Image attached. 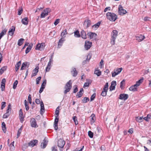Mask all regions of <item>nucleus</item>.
I'll return each instance as SVG.
<instances>
[{
  "label": "nucleus",
  "mask_w": 151,
  "mask_h": 151,
  "mask_svg": "<svg viewBox=\"0 0 151 151\" xmlns=\"http://www.w3.org/2000/svg\"><path fill=\"white\" fill-rule=\"evenodd\" d=\"M6 32L7 30L6 29H4L2 30L1 33H0V36L2 37L6 34Z\"/></svg>",
  "instance_id": "44"
},
{
  "label": "nucleus",
  "mask_w": 151,
  "mask_h": 151,
  "mask_svg": "<svg viewBox=\"0 0 151 151\" xmlns=\"http://www.w3.org/2000/svg\"><path fill=\"white\" fill-rule=\"evenodd\" d=\"M143 117H139L138 116L136 117V121L139 122H142L143 121Z\"/></svg>",
  "instance_id": "38"
},
{
  "label": "nucleus",
  "mask_w": 151,
  "mask_h": 151,
  "mask_svg": "<svg viewBox=\"0 0 151 151\" xmlns=\"http://www.w3.org/2000/svg\"><path fill=\"white\" fill-rule=\"evenodd\" d=\"M15 27L14 26H12L9 29L8 32V35L12 36L15 31Z\"/></svg>",
  "instance_id": "15"
},
{
  "label": "nucleus",
  "mask_w": 151,
  "mask_h": 151,
  "mask_svg": "<svg viewBox=\"0 0 151 151\" xmlns=\"http://www.w3.org/2000/svg\"><path fill=\"white\" fill-rule=\"evenodd\" d=\"M72 82L71 80H69L65 86V90L64 91V94H66L67 92H69L72 88Z\"/></svg>",
  "instance_id": "4"
},
{
  "label": "nucleus",
  "mask_w": 151,
  "mask_h": 151,
  "mask_svg": "<svg viewBox=\"0 0 151 151\" xmlns=\"http://www.w3.org/2000/svg\"><path fill=\"white\" fill-rule=\"evenodd\" d=\"M29 62H25L22 63V67L21 68V70H23L24 69V68L27 66V65H29Z\"/></svg>",
  "instance_id": "29"
},
{
  "label": "nucleus",
  "mask_w": 151,
  "mask_h": 151,
  "mask_svg": "<svg viewBox=\"0 0 151 151\" xmlns=\"http://www.w3.org/2000/svg\"><path fill=\"white\" fill-rule=\"evenodd\" d=\"M47 81L46 79L44 80L43 81V82L42 83L41 85H43V86L45 87V86L46 84Z\"/></svg>",
  "instance_id": "59"
},
{
  "label": "nucleus",
  "mask_w": 151,
  "mask_h": 151,
  "mask_svg": "<svg viewBox=\"0 0 151 151\" xmlns=\"http://www.w3.org/2000/svg\"><path fill=\"white\" fill-rule=\"evenodd\" d=\"M128 97L129 96L127 94L122 93L120 94L119 98L121 100L125 101L127 100Z\"/></svg>",
  "instance_id": "12"
},
{
  "label": "nucleus",
  "mask_w": 151,
  "mask_h": 151,
  "mask_svg": "<svg viewBox=\"0 0 151 151\" xmlns=\"http://www.w3.org/2000/svg\"><path fill=\"white\" fill-rule=\"evenodd\" d=\"M1 127L4 132L5 133L6 131V128L5 124L4 122H3L2 123Z\"/></svg>",
  "instance_id": "30"
},
{
  "label": "nucleus",
  "mask_w": 151,
  "mask_h": 151,
  "mask_svg": "<svg viewBox=\"0 0 151 151\" xmlns=\"http://www.w3.org/2000/svg\"><path fill=\"white\" fill-rule=\"evenodd\" d=\"M38 143V140L37 139H34L31 140L30 142L28 143V146L33 147L37 145Z\"/></svg>",
  "instance_id": "14"
},
{
  "label": "nucleus",
  "mask_w": 151,
  "mask_h": 151,
  "mask_svg": "<svg viewBox=\"0 0 151 151\" xmlns=\"http://www.w3.org/2000/svg\"><path fill=\"white\" fill-rule=\"evenodd\" d=\"M122 70V68H118L114 70V72H112V77H115L116 75L119 74Z\"/></svg>",
  "instance_id": "9"
},
{
  "label": "nucleus",
  "mask_w": 151,
  "mask_h": 151,
  "mask_svg": "<svg viewBox=\"0 0 151 151\" xmlns=\"http://www.w3.org/2000/svg\"><path fill=\"white\" fill-rule=\"evenodd\" d=\"M31 125L32 127L36 128L38 127L36 121L34 118H32L30 120Z\"/></svg>",
  "instance_id": "11"
},
{
  "label": "nucleus",
  "mask_w": 151,
  "mask_h": 151,
  "mask_svg": "<svg viewBox=\"0 0 151 151\" xmlns=\"http://www.w3.org/2000/svg\"><path fill=\"white\" fill-rule=\"evenodd\" d=\"M43 85H41V86L40 88V90L39 91L40 93H41L43 91V89L45 88V87H44L43 86Z\"/></svg>",
  "instance_id": "57"
},
{
  "label": "nucleus",
  "mask_w": 151,
  "mask_h": 151,
  "mask_svg": "<svg viewBox=\"0 0 151 151\" xmlns=\"http://www.w3.org/2000/svg\"><path fill=\"white\" fill-rule=\"evenodd\" d=\"M35 102L37 104H39L40 103V100L39 99H35Z\"/></svg>",
  "instance_id": "63"
},
{
  "label": "nucleus",
  "mask_w": 151,
  "mask_h": 151,
  "mask_svg": "<svg viewBox=\"0 0 151 151\" xmlns=\"http://www.w3.org/2000/svg\"><path fill=\"white\" fill-rule=\"evenodd\" d=\"M40 113L41 114H42L45 112V108L44 104L42 101H40Z\"/></svg>",
  "instance_id": "21"
},
{
  "label": "nucleus",
  "mask_w": 151,
  "mask_h": 151,
  "mask_svg": "<svg viewBox=\"0 0 151 151\" xmlns=\"http://www.w3.org/2000/svg\"><path fill=\"white\" fill-rule=\"evenodd\" d=\"M60 19H56L54 22V24L56 26L59 22Z\"/></svg>",
  "instance_id": "58"
},
{
  "label": "nucleus",
  "mask_w": 151,
  "mask_h": 151,
  "mask_svg": "<svg viewBox=\"0 0 151 151\" xmlns=\"http://www.w3.org/2000/svg\"><path fill=\"white\" fill-rule=\"evenodd\" d=\"M11 107H12L11 104H9L8 106L7 109L8 110H9L10 111H11V110H12Z\"/></svg>",
  "instance_id": "60"
},
{
  "label": "nucleus",
  "mask_w": 151,
  "mask_h": 151,
  "mask_svg": "<svg viewBox=\"0 0 151 151\" xmlns=\"http://www.w3.org/2000/svg\"><path fill=\"white\" fill-rule=\"evenodd\" d=\"M83 88H81L79 92L77 93V95H76V97L77 98H79L81 97L83 94Z\"/></svg>",
  "instance_id": "25"
},
{
  "label": "nucleus",
  "mask_w": 151,
  "mask_h": 151,
  "mask_svg": "<svg viewBox=\"0 0 151 151\" xmlns=\"http://www.w3.org/2000/svg\"><path fill=\"white\" fill-rule=\"evenodd\" d=\"M74 36L76 37H80V35L79 33V31L78 30H77L74 32Z\"/></svg>",
  "instance_id": "40"
},
{
  "label": "nucleus",
  "mask_w": 151,
  "mask_h": 151,
  "mask_svg": "<svg viewBox=\"0 0 151 151\" xmlns=\"http://www.w3.org/2000/svg\"><path fill=\"white\" fill-rule=\"evenodd\" d=\"M125 80L123 79L120 83V87L122 89L124 87L123 85H125Z\"/></svg>",
  "instance_id": "45"
},
{
  "label": "nucleus",
  "mask_w": 151,
  "mask_h": 151,
  "mask_svg": "<svg viewBox=\"0 0 151 151\" xmlns=\"http://www.w3.org/2000/svg\"><path fill=\"white\" fill-rule=\"evenodd\" d=\"M44 43H42L41 44L38 43L35 49L40 50H43L44 47Z\"/></svg>",
  "instance_id": "13"
},
{
  "label": "nucleus",
  "mask_w": 151,
  "mask_h": 151,
  "mask_svg": "<svg viewBox=\"0 0 151 151\" xmlns=\"http://www.w3.org/2000/svg\"><path fill=\"white\" fill-rule=\"evenodd\" d=\"M59 106L56 109L55 112V117H58L59 114Z\"/></svg>",
  "instance_id": "43"
},
{
  "label": "nucleus",
  "mask_w": 151,
  "mask_h": 151,
  "mask_svg": "<svg viewBox=\"0 0 151 151\" xmlns=\"http://www.w3.org/2000/svg\"><path fill=\"white\" fill-rule=\"evenodd\" d=\"M88 135L89 137L92 138L93 137V134L91 131H89L88 132Z\"/></svg>",
  "instance_id": "49"
},
{
  "label": "nucleus",
  "mask_w": 151,
  "mask_h": 151,
  "mask_svg": "<svg viewBox=\"0 0 151 151\" xmlns=\"http://www.w3.org/2000/svg\"><path fill=\"white\" fill-rule=\"evenodd\" d=\"M100 24V22H98L96 24L93 25L92 26V27L93 29L98 28Z\"/></svg>",
  "instance_id": "39"
},
{
  "label": "nucleus",
  "mask_w": 151,
  "mask_h": 151,
  "mask_svg": "<svg viewBox=\"0 0 151 151\" xmlns=\"http://www.w3.org/2000/svg\"><path fill=\"white\" fill-rule=\"evenodd\" d=\"M39 67L38 66H37L33 70V72L37 73L39 71Z\"/></svg>",
  "instance_id": "52"
},
{
  "label": "nucleus",
  "mask_w": 151,
  "mask_h": 151,
  "mask_svg": "<svg viewBox=\"0 0 151 151\" xmlns=\"http://www.w3.org/2000/svg\"><path fill=\"white\" fill-rule=\"evenodd\" d=\"M143 80V78H142V79H140L138 80V81L136 82V84L130 87L129 88V90L133 91H137V87L140 85V84L142 82Z\"/></svg>",
  "instance_id": "2"
},
{
  "label": "nucleus",
  "mask_w": 151,
  "mask_h": 151,
  "mask_svg": "<svg viewBox=\"0 0 151 151\" xmlns=\"http://www.w3.org/2000/svg\"><path fill=\"white\" fill-rule=\"evenodd\" d=\"M59 121V118L57 117H55V121L54 123V127L55 129L57 130L58 129V123Z\"/></svg>",
  "instance_id": "17"
},
{
  "label": "nucleus",
  "mask_w": 151,
  "mask_h": 151,
  "mask_svg": "<svg viewBox=\"0 0 151 151\" xmlns=\"http://www.w3.org/2000/svg\"><path fill=\"white\" fill-rule=\"evenodd\" d=\"M116 85V82L115 81H113L111 83V85L109 88L110 91H111L115 89V86Z\"/></svg>",
  "instance_id": "18"
},
{
  "label": "nucleus",
  "mask_w": 151,
  "mask_h": 151,
  "mask_svg": "<svg viewBox=\"0 0 151 151\" xmlns=\"http://www.w3.org/2000/svg\"><path fill=\"white\" fill-rule=\"evenodd\" d=\"M48 142V141L46 140L45 138L43 140V142L41 144V147L43 149L45 148Z\"/></svg>",
  "instance_id": "19"
},
{
  "label": "nucleus",
  "mask_w": 151,
  "mask_h": 151,
  "mask_svg": "<svg viewBox=\"0 0 151 151\" xmlns=\"http://www.w3.org/2000/svg\"><path fill=\"white\" fill-rule=\"evenodd\" d=\"M73 120L74 122H75L76 124H78V122L77 120V117L76 116H74L73 117Z\"/></svg>",
  "instance_id": "47"
},
{
  "label": "nucleus",
  "mask_w": 151,
  "mask_h": 151,
  "mask_svg": "<svg viewBox=\"0 0 151 151\" xmlns=\"http://www.w3.org/2000/svg\"><path fill=\"white\" fill-rule=\"evenodd\" d=\"M18 81L17 80H16L13 84V88L14 89H15L17 87V86L18 83Z\"/></svg>",
  "instance_id": "48"
},
{
  "label": "nucleus",
  "mask_w": 151,
  "mask_h": 151,
  "mask_svg": "<svg viewBox=\"0 0 151 151\" xmlns=\"http://www.w3.org/2000/svg\"><path fill=\"white\" fill-rule=\"evenodd\" d=\"M32 44H30L27 48L25 50V53L26 54L28 53L31 50L32 46Z\"/></svg>",
  "instance_id": "28"
},
{
  "label": "nucleus",
  "mask_w": 151,
  "mask_h": 151,
  "mask_svg": "<svg viewBox=\"0 0 151 151\" xmlns=\"http://www.w3.org/2000/svg\"><path fill=\"white\" fill-rule=\"evenodd\" d=\"M91 24V20L89 19L88 18H87L85 20L83 25L85 27L87 28L89 27Z\"/></svg>",
  "instance_id": "7"
},
{
  "label": "nucleus",
  "mask_w": 151,
  "mask_h": 151,
  "mask_svg": "<svg viewBox=\"0 0 151 151\" xmlns=\"http://www.w3.org/2000/svg\"><path fill=\"white\" fill-rule=\"evenodd\" d=\"M96 96V93H94L91 96L90 99V101H92L95 99Z\"/></svg>",
  "instance_id": "51"
},
{
  "label": "nucleus",
  "mask_w": 151,
  "mask_h": 151,
  "mask_svg": "<svg viewBox=\"0 0 151 151\" xmlns=\"http://www.w3.org/2000/svg\"><path fill=\"white\" fill-rule=\"evenodd\" d=\"M90 117L91 118V123H93L95 122V115L94 114H92Z\"/></svg>",
  "instance_id": "36"
},
{
  "label": "nucleus",
  "mask_w": 151,
  "mask_h": 151,
  "mask_svg": "<svg viewBox=\"0 0 151 151\" xmlns=\"http://www.w3.org/2000/svg\"><path fill=\"white\" fill-rule=\"evenodd\" d=\"M58 146L61 148L60 150H62L63 147L65 144V141L61 139H59L58 141Z\"/></svg>",
  "instance_id": "8"
},
{
  "label": "nucleus",
  "mask_w": 151,
  "mask_h": 151,
  "mask_svg": "<svg viewBox=\"0 0 151 151\" xmlns=\"http://www.w3.org/2000/svg\"><path fill=\"white\" fill-rule=\"evenodd\" d=\"M133 132V128H131L129 129L128 132L129 133L131 134H132Z\"/></svg>",
  "instance_id": "64"
},
{
  "label": "nucleus",
  "mask_w": 151,
  "mask_h": 151,
  "mask_svg": "<svg viewBox=\"0 0 151 151\" xmlns=\"http://www.w3.org/2000/svg\"><path fill=\"white\" fill-rule=\"evenodd\" d=\"M92 46V42L86 40L85 42L84 47L85 49L88 50Z\"/></svg>",
  "instance_id": "10"
},
{
  "label": "nucleus",
  "mask_w": 151,
  "mask_h": 151,
  "mask_svg": "<svg viewBox=\"0 0 151 151\" xmlns=\"http://www.w3.org/2000/svg\"><path fill=\"white\" fill-rule=\"evenodd\" d=\"M21 64V61H19L16 64V65H15V67H16L15 70L16 71H17L18 70L19 68V67L20 66Z\"/></svg>",
  "instance_id": "33"
},
{
  "label": "nucleus",
  "mask_w": 151,
  "mask_h": 151,
  "mask_svg": "<svg viewBox=\"0 0 151 151\" xmlns=\"http://www.w3.org/2000/svg\"><path fill=\"white\" fill-rule=\"evenodd\" d=\"M22 127L18 129V131L17 135V138H18L19 137V136L20 135V134L21 133L22 130Z\"/></svg>",
  "instance_id": "46"
},
{
  "label": "nucleus",
  "mask_w": 151,
  "mask_h": 151,
  "mask_svg": "<svg viewBox=\"0 0 151 151\" xmlns=\"http://www.w3.org/2000/svg\"><path fill=\"white\" fill-rule=\"evenodd\" d=\"M7 68L6 66H3L0 70V75H1L5 71Z\"/></svg>",
  "instance_id": "32"
},
{
  "label": "nucleus",
  "mask_w": 151,
  "mask_h": 151,
  "mask_svg": "<svg viewBox=\"0 0 151 151\" xmlns=\"http://www.w3.org/2000/svg\"><path fill=\"white\" fill-rule=\"evenodd\" d=\"M9 114H8L7 113H5L3 116V118H7L9 115Z\"/></svg>",
  "instance_id": "55"
},
{
  "label": "nucleus",
  "mask_w": 151,
  "mask_h": 151,
  "mask_svg": "<svg viewBox=\"0 0 151 151\" xmlns=\"http://www.w3.org/2000/svg\"><path fill=\"white\" fill-rule=\"evenodd\" d=\"M65 40L64 39V38L63 37H61L58 42V47L59 48L60 47L62 46L63 42Z\"/></svg>",
  "instance_id": "23"
},
{
  "label": "nucleus",
  "mask_w": 151,
  "mask_h": 151,
  "mask_svg": "<svg viewBox=\"0 0 151 151\" xmlns=\"http://www.w3.org/2000/svg\"><path fill=\"white\" fill-rule=\"evenodd\" d=\"M51 11V9L49 8H47L44 10L41 14L40 18H43L48 15V14Z\"/></svg>",
  "instance_id": "5"
},
{
  "label": "nucleus",
  "mask_w": 151,
  "mask_h": 151,
  "mask_svg": "<svg viewBox=\"0 0 151 151\" xmlns=\"http://www.w3.org/2000/svg\"><path fill=\"white\" fill-rule=\"evenodd\" d=\"M90 83L86 82L84 83L83 86V87H88L89 86V83Z\"/></svg>",
  "instance_id": "61"
},
{
  "label": "nucleus",
  "mask_w": 151,
  "mask_h": 151,
  "mask_svg": "<svg viewBox=\"0 0 151 151\" xmlns=\"http://www.w3.org/2000/svg\"><path fill=\"white\" fill-rule=\"evenodd\" d=\"M71 73L72 76L73 77H76L77 75L78 72L76 71L75 68H73V70L71 71Z\"/></svg>",
  "instance_id": "27"
},
{
  "label": "nucleus",
  "mask_w": 151,
  "mask_h": 151,
  "mask_svg": "<svg viewBox=\"0 0 151 151\" xmlns=\"http://www.w3.org/2000/svg\"><path fill=\"white\" fill-rule=\"evenodd\" d=\"M106 16L107 18L111 21H115L117 18V16L114 13L108 12Z\"/></svg>",
  "instance_id": "3"
},
{
  "label": "nucleus",
  "mask_w": 151,
  "mask_h": 151,
  "mask_svg": "<svg viewBox=\"0 0 151 151\" xmlns=\"http://www.w3.org/2000/svg\"><path fill=\"white\" fill-rule=\"evenodd\" d=\"M118 9V13L120 15H123L127 13L126 11L123 9V7L121 5L119 6Z\"/></svg>",
  "instance_id": "6"
},
{
  "label": "nucleus",
  "mask_w": 151,
  "mask_h": 151,
  "mask_svg": "<svg viewBox=\"0 0 151 151\" xmlns=\"http://www.w3.org/2000/svg\"><path fill=\"white\" fill-rule=\"evenodd\" d=\"M145 38L144 36L142 35H139V36L136 37V39L139 42H140L143 40Z\"/></svg>",
  "instance_id": "26"
},
{
  "label": "nucleus",
  "mask_w": 151,
  "mask_h": 151,
  "mask_svg": "<svg viewBox=\"0 0 151 151\" xmlns=\"http://www.w3.org/2000/svg\"><path fill=\"white\" fill-rule=\"evenodd\" d=\"M41 77L40 76H39L36 78V82L37 84H39L40 81L41 80Z\"/></svg>",
  "instance_id": "54"
},
{
  "label": "nucleus",
  "mask_w": 151,
  "mask_h": 151,
  "mask_svg": "<svg viewBox=\"0 0 151 151\" xmlns=\"http://www.w3.org/2000/svg\"><path fill=\"white\" fill-rule=\"evenodd\" d=\"M24 102L26 109L27 111L29 109V107L28 106V104L26 100H25Z\"/></svg>",
  "instance_id": "41"
},
{
  "label": "nucleus",
  "mask_w": 151,
  "mask_h": 151,
  "mask_svg": "<svg viewBox=\"0 0 151 151\" xmlns=\"http://www.w3.org/2000/svg\"><path fill=\"white\" fill-rule=\"evenodd\" d=\"M22 22L24 25H27L28 23V18L27 17H26L22 19Z\"/></svg>",
  "instance_id": "24"
},
{
  "label": "nucleus",
  "mask_w": 151,
  "mask_h": 151,
  "mask_svg": "<svg viewBox=\"0 0 151 151\" xmlns=\"http://www.w3.org/2000/svg\"><path fill=\"white\" fill-rule=\"evenodd\" d=\"M24 40V39L23 38H21L18 41V45L19 46H21L23 44Z\"/></svg>",
  "instance_id": "35"
},
{
  "label": "nucleus",
  "mask_w": 151,
  "mask_h": 151,
  "mask_svg": "<svg viewBox=\"0 0 151 151\" xmlns=\"http://www.w3.org/2000/svg\"><path fill=\"white\" fill-rule=\"evenodd\" d=\"M89 99L88 97H85L82 100V102L83 103H85L88 101Z\"/></svg>",
  "instance_id": "42"
},
{
  "label": "nucleus",
  "mask_w": 151,
  "mask_h": 151,
  "mask_svg": "<svg viewBox=\"0 0 151 151\" xmlns=\"http://www.w3.org/2000/svg\"><path fill=\"white\" fill-rule=\"evenodd\" d=\"M6 102L4 101H3L2 102L1 106V109H3L6 106Z\"/></svg>",
  "instance_id": "53"
},
{
  "label": "nucleus",
  "mask_w": 151,
  "mask_h": 151,
  "mask_svg": "<svg viewBox=\"0 0 151 151\" xmlns=\"http://www.w3.org/2000/svg\"><path fill=\"white\" fill-rule=\"evenodd\" d=\"M22 11L23 10H22V8H21V9H19V10H18V15H20L22 13Z\"/></svg>",
  "instance_id": "62"
},
{
  "label": "nucleus",
  "mask_w": 151,
  "mask_h": 151,
  "mask_svg": "<svg viewBox=\"0 0 151 151\" xmlns=\"http://www.w3.org/2000/svg\"><path fill=\"white\" fill-rule=\"evenodd\" d=\"M87 35L89 36L90 39H92L96 38L97 35L96 33L95 32H89L87 33Z\"/></svg>",
  "instance_id": "16"
},
{
  "label": "nucleus",
  "mask_w": 151,
  "mask_h": 151,
  "mask_svg": "<svg viewBox=\"0 0 151 151\" xmlns=\"http://www.w3.org/2000/svg\"><path fill=\"white\" fill-rule=\"evenodd\" d=\"M108 83L107 82L103 88V91L107 92L108 90Z\"/></svg>",
  "instance_id": "37"
},
{
  "label": "nucleus",
  "mask_w": 151,
  "mask_h": 151,
  "mask_svg": "<svg viewBox=\"0 0 151 151\" xmlns=\"http://www.w3.org/2000/svg\"><path fill=\"white\" fill-rule=\"evenodd\" d=\"M67 34L68 32H67V29H65L61 33L60 36L61 37H63L64 38H65V35Z\"/></svg>",
  "instance_id": "34"
},
{
  "label": "nucleus",
  "mask_w": 151,
  "mask_h": 151,
  "mask_svg": "<svg viewBox=\"0 0 151 151\" xmlns=\"http://www.w3.org/2000/svg\"><path fill=\"white\" fill-rule=\"evenodd\" d=\"M14 141L13 142H12L11 143L10 145V148L12 150H14V149L15 147L14 145Z\"/></svg>",
  "instance_id": "50"
},
{
  "label": "nucleus",
  "mask_w": 151,
  "mask_h": 151,
  "mask_svg": "<svg viewBox=\"0 0 151 151\" xmlns=\"http://www.w3.org/2000/svg\"><path fill=\"white\" fill-rule=\"evenodd\" d=\"M19 119L21 122L22 123L24 121V117L23 116V114L21 109L19 111Z\"/></svg>",
  "instance_id": "20"
},
{
  "label": "nucleus",
  "mask_w": 151,
  "mask_h": 151,
  "mask_svg": "<svg viewBox=\"0 0 151 151\" xmlns=\"http://www.w3.org/2000/svg\"><path fill=\"white\" fill-rule=\"evenodd\" d=\"M107 91H103L101 93V95L103 96H105L107 94Z\"/></svg>",
  "instance_id": "56"
},
{
  "label": "nucleus",
  "mask_w": 151,
  "mask_h": 151,
  "mask_svg": "<svg viewBox=\"0 0 151 151\" xmlns=\"http://www.w3.org/2000/svg\"><path fill=\"white\" fill-rule=\"evenodd\" d=\"M80 36H81L82 38L86 39L87 38L86 34L85 31L83 30H82L81 32Z\"/></svg>",
  "instance_id": "22"
},
{
  "label": "nucleus",
  "mask_w": 151,
  "mask_h": 151,
  "mask_svg": "<svg viewBox=\"0 0 151 151\" xmlns=\"http://www.w3.org/2000/svg\"><path fill=\"white\" fill-rule=\"evenodd\" d=\"M94 74L96 75L97 76H99L101 74V72L100 71L99 69H98V68H97L95 69Z\"/></svg>",
  "instance_id": "31"
},
{
  "label": "nucleus",
  "mask_w": 151,
  "mask_h": 151,
  "mask_svg": "<svg viewBox=\"0 0 151 151\" xmlns=\"http://www.w3.org/2000/svg\"><path fill=\"white\" fill-rule=\"evenodd\" d=\"M118 31L114 30L112 31L111 33V39L110 43L112 45H114L115 44V40L117 37L118 36Z\"/></svg>",
  "instance_id": "1"
}]
</instances>
